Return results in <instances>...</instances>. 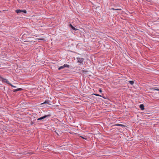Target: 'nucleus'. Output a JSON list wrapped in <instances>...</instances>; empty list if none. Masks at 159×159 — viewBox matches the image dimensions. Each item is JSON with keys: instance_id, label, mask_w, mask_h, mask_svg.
Returning <instances> with one entry per match:
<instances>
[{"instance_id": "obj_1", "label": "nucleus", "mask_w": 159, "mask_h": 159, "mask_svg": "<svg viewBox=\"0 0 159 159\" xmlns=\"http://www.w3.org/2000/svg\"><path fill=\"white\" fill-rule=\"evenodd\" d=\"M16 12L17 13H26L27 11L25 10H16Z\"/></svg>"}, {"instance_id": "obj_2", "label": "nucleus", "mask_w": 159, "mask_h": 159, "mask_svg": "<svg viewBox=\"0 0 159 159\" xmlns=\"http://www.w3.org/2000/svg\"><path fill=\"white\" fill-rule=\"evenodd\" d=\"M50 116H51L50 115H44V116H43L41 117H40V118H38L37 119V120H43V119H44L45 118H46L49 117Z\"/></svg>"}, {"instance_id": "obj_3", "label": "nucleus", "mask_w": 159, "mask_h": 159, "mask_svg": "<svg viewBox=\"0 0 159 159\" xmlns=\"http://www.w3.org/2000/svg\"><path fill=\"white\" fill-rule=\"evenodd\" d=\"M76 59L78 63H80V64H83V62L84 61L83 58L78 57Z\"/></svg>"}, {"instance_id": "obj_4", "label": "nucleus", "mask_w": 159, "mask_h": 159, "mask_svg": "<svg viewBox=\"0 0 159 159\" xmlns=\"http://www.w3.org/2000/svg\"><path fill=\"white\" fill-rule=\"evenodd\" d=\"M5 83H6L7 84H9V85L11 86L12 87H14V88L16 87V86L13 85L12 84H11L8 80H6L5 81Z\"/></svg>"}, {"instance_id": "obj_5", "label": "nucleus", "mask_w": 159, "mask_h": 159, "mask_svg": "<svg viewBox=\"0 0 159 159\" xmlns=\"http://www.w3.org/2000/svg\"><path fill=\"white\" fill-rule=\"evenodd\" d=\"M23 89L21 88H18L15 89H14L13 90V92H15L18 91H20L22 90Z\"/></svg>"}, {"instance_id": "obj_6", "label": "nucleus", "mask_w": 159, "mask_h": 159, "mask_svg": "<svg viewBox=\"0 0 159 159\" xmlns=\"http://www.w3.org/2000/svg\"><path fill=\"white\" fill-rule=\"evenodd\" d=\"M139 107L141 110H143L144 109V107L143 104H140Z\"/></svg>"}, {"instance_id": "obj_7", "label": "nucleus", "mask_w": 159, "mask_h": 159, "mask_svg": "<svg viewBox=\"0 0 159 159\" xmlns=\"http://www.w3.org/2000/svg\"><path fill=\"white\" fill-rule=\"evenodd\" d=\"M69 26H70V28H71V29H72V30H77V29H75V28L74 27V26H73V25H71V24H70V25H69Z\"/></svg>"}, {"instance_id": "obj_8", "label": "nucleus", "mask_w": 159, "mask_h": 159, "mask_svg": "<svg viewBox=\"0 0 159 159\" xmlns=\"http://www.w3.org/2000/svg\"><path fill=\"white\" fill-rule=\"evenodd\" d=\"M0 80H1L2 82H5L7 80V79H5L3 78H1Z\"/></svg>"}, {"instance_id": "obj_9", "label": "nucleus", "mask_w": 159, "mask_h": 159, "mask_svg": "<svg viewBox=\"0 0 159 159\" xmlns=\"http://www.w3.org/2000/svg\"><path fill=\"white\" fill-rule=\"evenodd\" d=\"M63 66H64V68L65 67L69 68L70 67V66L67 64H64Z\"/></svg>"}, {"instance_id": "obj_10", "label": "nucleus", "mask_w": 159, "mask_h": 159, "mask_svg": "<svg viewBox=\"0 0 159 159\" xmlns=\"http://www.w3.org/2000/svg\"><path fill=\"white\" fill-rule=\"evenodd\" d=\"M49 100H46L44 103H42L41 104H46V103L49 104Z\"/></svg>"}, {"instance_id": "obj_11", "label": "nucleus", "mask_w": 159, "mask_h": 159, "mask_svg": "<svg viewBox=\"0 0 159 159\" xmlns=\"http://www.w3.org/2000/svg\"><path fill=\"white\" fill-rule=\"evenodd\" d=\"M116 125L117 126H120L122 127H124L125 126L123 125L120 124H116Z\"/></svg>"}, {"instance_id": "obj_12", "label": "nucleus", "mask_w": 159, "mask_h": 159, "mask_svg": "<svg viewBox=\"0 0 159 159\" xmlns=\"http://www.w3.org/2000/svg\"><path fill=\"white\" fill-rule=\"evenodd\" d=\"M64 68V67L63 65V66H61L59 67V68H58V69L59 70H61V69H63Z\"/></svg>"}, {"instance_id": "obj_13", "label": "nucleus", "mask_w": 159, "mask_h": 159, "mask_svg": "<svg viewBox=\"0 0 159 159\" xmlns=\"http://www.w3.org/2000/svg\"><path fill=\"white\" fill-rule=\"evenodd\" d=\"M129 82L131 85H133L134 84V82L133 81H129Z\"/></svg>"}, {"instance_id": "obj_14", "label": "nucleus", "mask_w": 159, "mask_h": 159, "mask_svg": "<svg viewBox=\"0 0 159 159\" xmlns=\"http://www.w3.org/2000/svg\"><path fill=\"white\" fill-rule=\"evenodd\" d=\"M156 87H155L154 88H152L151 89V90H157V91L159 90V89H156Z\"/></svg>"}, {"instance_id": "obj_15", "label": "nucleus", "mask_w": 159, "mask_h": 159, "mask_svg": "<svg viewBox=\"0 0 159 159\" xmlns=\"http://www.w3.org/2000/svg\"><path fill=\"white\" fill-rule=\"evenodd\" d=\"M111 9L113 10H121V9H114V8H111Z\"/></svg>"}, {"instance_id": "obj_16", "label": "nucleus", "mask_w": 159, "mask_h": 159, "mask_svg": "<svg viewBox=\"0 0 159 159\" xmlns=\"http://www.w3.org/2000/svg\"><path fill=\"white\" fill-rule=\"evenodd\" d=\"M93 94L97 96L102 97L101 95L98 94Z\"/></svg>"}, {"instance_id": "obj_17", "label": "nucleus", "mask_w": 159, "mask_h": 159, "mask_svg": "<svg viewBox=\"0 0 159 159\" xmlns=\"http://www.w3.org/2000/svg\"><path fill=\"white\" fill-rule=\"evenodd\" d=\"M99 91L101 93L102 92V90L101 89H100L99 90Z\"/></svg>"}, {"instance_id": "obj_18", "label": "nucleus", "mask_w": 159, "mask_h": 159, "mask_svg": "<svg viewBox=\"0 0 159 159\" xmlns=\"http://www.w3.org/2000/svg\"><path fill=\"white\" fill-rule=\"evenodd\" d=\"M83 139H84V137H81Z\"/></svg>"}]
</instances>
